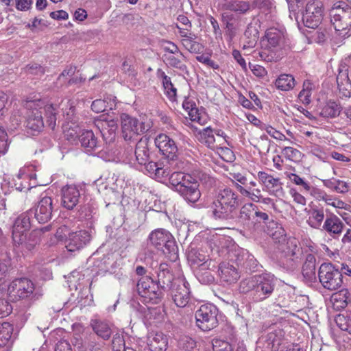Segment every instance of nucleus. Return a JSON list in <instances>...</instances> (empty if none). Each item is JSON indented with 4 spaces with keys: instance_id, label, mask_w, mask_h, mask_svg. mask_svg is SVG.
<instances>
[{
    "instance_id": "f257e3e1",
    "label": "nucleus",
    "mask_w": 351,
    "mask_h": 351,
    "mask_svg": "<svg viewBox=\"0 0 351 351\" xmlns=\"http://www.w3.org/2000/svg\"><path fill=\"white\" fill-rule=\"evenodd\" d=\"M276 282L277 278L274 274L264 272L243 279L239 282V290L254 302H261L274 294Z\"/></svg>"
},
{
    "instance_id": "f03ea898",
    "label": "nucleus",
    "mask_w": 351,
    "mask_h": 351,
    "mask_svg": "<svg viewBox=\"0 0 351 351\" xmlns=\"http://www.w3.org/2000/svg\"><path fill=\"white\" fill-rule=\"evenodd\" d=\"M239 204L238 194L226 186L219 190L209 207L215 219L230 220L235 218Z\"/></svg>"
},
{
    "instance_id": "7ed1b4c3",
    "label": "nucleus",
    "mask_w": 351,
    "mask_h": 351,
    "mask_svg": "<svg viewBox=\"0 0 351 351\" xmlns=\"http://www.w3.org/2000/svg\"><path fill=\"white\" fill-rule=\"evenodd\" d=\"M135 158L137 163L143 166L145 171L155 178L161 179L169 176L168 168H165L160 162L152 160L149 150V139L142 137L136 143L134 150Z\"/></svg>"
},
{
    "instance_id": "20e7f679",
    "label": "nucleus",
    "mask_w": 351,
    "mask_h": 351,
    "mask_svg": "<svg viewBox=\"0 0 351 351\" xmlns=\"http://www.w3.org/2000/svg\"><path fill=\"white\" fill-rule=\"evenodd\" d=\"M172 189L189 203L197 202L200 197L199 183L191 174L175 171L169 178Z\"/></svg>"
},
{
    "instance_id": "39448f33",
    "label": "nucleus",
    "mask_w": 351,
    "mask_h": 351,
    "mask_svg": "<svg viewBox=\"0 0 351 351\" xmlns=\"http://www.w3.org/2000/svg\"><path fill=\"white\" fill-rule=\"evenodd\" d=\"M150 245L161 250L171 262L178 258V249L172 234L165 229L153 230L149 236Z\"/></svg>"
},
{
    "instance_id": "423d86ee",
    "label": "nucleus",
    "mask_w": 351,
    "mask_h": 351,
    "mask_svg": "<svg viewBox=\"0 0 351 351\" xmlns=\"http://www.w3.org/2000/svg\"><path fill=\"white\" fill-rule=\"evenodd\" d=\"M136 290L145 304H157L163 298V291L149 276H143L138 280Z\"/></svg>"
},
{
    "instance_id": "0eeeda50",
    "label": "nucleus",
    "mask_w": 351,
    "mask_h": 351,
    "mask_svg": "<svg viewBox=\"0 0 351 351\" xmlns=\"http://www.w3.org/2000/svg\"><path fill=\"white\" fill-rule=\"evenodd\" d=\"M319 280L323 287L329 291L341 288L343 274L339 269L332 263H323L318 271Z\"/></svg>"
},
{
    "instance_id": "6e6552de",
    "label": "nucleus",
    "mask_w": 351,
    "mask_h": 351,
    "mask_svg": "<svg viewBox=\"0 0 351 351\" xmlns=\"http://www.w3.org/2000/svg\"><path fill=\"white\" fill-rule=\"evenodd\" d=\"M40 101H27L25 104V128L28 134L37 135L43 129L45 124L41 108H38Z\"/></svg>"
},
{
    "instance_id": "1a4fd4ad",
    "label": "nucleus",
    "mask_w": 351,
    "mask_h": 351,
    "mask_svg": "<svg viewBox=\"0 0 351 351\" xmlns=\"http://www.w3.org/2000/svg\"><path fill=\"white\" fill-rule=\"evenodd\" d=\"M330 21L337 32L351 27V6L343 1L335 3L330 12Z\"/></svg>"
},
{
    "instance_id": "9d476101",
    "label": "nucleus",
    "mask_w": 351,
    "mask_h": 351,
    "mask_svg": "<svg viewBox=\"0 0 351 351\" xmlns=\"http://www.w3.org/2000/svg\"><path fill=\"white\" fill-rule=\"evenodd\" d=\"M218 308L212 304L202 305L195 313L197 326L203 331H209L218 326Z\"/></svg>"
},
{
    "instance_id": "9b49d317",
    "label": "nucleus",
    "mask_w": 351,
    "mask_h": 351,
    "mask_svg": "<svg viewBox=\"0 0 351 351\" xmlns=\"http://www.w3.org/2000/svg\"><path fill=\"white\" fill-rule=\"evenodd\" d=\"M281 254L278 264L287 271H293L298 266V257L296 254L299 251L298 241L295 238H289L286 244H282Z\"/></svg>"
},
{
    "instance_id": "f8f14e48",
    "label": "nucleus",
    "mask_w": 351,
    "mask_h": 351,
    "mask_svg": "<svg viewBox=\"0 0 351 351\" xmlns=\"http://www.w3.org/2000/svg\"><path fill=\"white\" fill-rule=\"evenodd\" d=\"M123 136L125 140L130 141L135 136L142 134L149 130V125L136 118L123 113L120 117Z\"/></svg>"
},
{
    "instance_id": "ddd939ff",
    "label": "nucleus",
    "mask_w": 351,
    "mask_h": 351,
    "mask_svg": "<svg viewBox=\"0 0 351 351\" xmlns=\"http://www.w3.org/2000/svg\"><path fill=\"white\" fill-rule=\"evenodd\" d=\"M323 19L322 3L319 1H309L302 12V21L308 28H317Z\"/></svg>"
},
{
    "instance_id": "4468645a",
    "label": "nucleus",
    "mask_w": 351,
    "mask_h": 351,
    "mask_svg": "<svg viewBox=\"0 0 351 351\" xmlns=\"http://www.w3.org/2000/svg\"><path fill=\"white\" fill-rule=\"evenodd\" d=\"M169 291L175 304L180 308L185 307L191 299L189 283L184 279H176Z\"/></svg>"
},
{
    "instance_id": "2eb2a0df",
    "label": "nucleus",
    "mask_w": 351,
    "mask_h": 351,
    "mask_svg": "<svg viewBox=\"0 0 351 351\" xmlns=\"http://www.w3.org/2000/svg\"><path fill=\"white\" fill-rule=\"evenodd\" d=\"M53 200L46 194L42 193L36 209L33 210L35 219L40 223L48 222L52 217Z\"/></svg>"
},
{
    "instance_id": "dca6fc26",
    "label": "nucleus",
    "mask_w": 351,
    "mask_h": 351,
    "mask_svg": "<svg viewBox=\"0 0 351 351\" xmlns=\"http://www.w3.org/2000/svg\"><path fill=\"white\" fill-rule=\"evenodd\" d=\"M283 341V332L281 330H276L262 336L256 342V348H261L267 351H277Z\"/></svg>"
},
{
    "instance_id": "f3484780",
    "label": "nucleus",
    "mask_w": 351,
    "mask_h": 351,
    "mask_svg": "<svg viewBox=\"0 0 351 351\" xmlns=\"http://www.w3.org/2000/svg\"><path fill=\"white\" fill-rule=\"evenodd\" d=\"M91 239V235L86 230L71 232L65 240V247L69 252H75L83 248Z\"/></svg>"
},
{
    "instance_id": "a211bd4d",
    "label": "nucleus",
    "mask_w": 351,
    "mask_h": 351,
    "mask_svg": "<svg viewBox=\"0 0 351 351\" xmlns=\"http://www.w3.org/2000/svg\"><path fill=\"white\" fill-rule=\"evenodd\" d=\"M156 146L167 158L173 160L178 155V147L175 141L167 134H160L154 139Z\"/></svg>"
},
{
    "instance_id": "6ab92c4d",
    "label": "nucleus",
    "mask_w": 351,
    "mask_h": 351,
    "mask_svg": "<svg viewBox=\"0 0 351 351\" xmlns=\"http://www.w3.org/2000/svg\"><path fill=\"white\" fill-rule=\"evenodd\" d=\"M34 285L33 282L25 278L16 279L10 284L8 291L11 294L24 299L33 293Z\"/></svg>"
},
{
    "instance_id": "aec40b11",
    "label": "nucleus",
    "mask_w": 351,
    "mask_h": 351,
    "mask_svg": "<svg viewBox=\"0 0 351 351\" xmlns=\"http://www.w3.org/2000/svg\"><path fill=\"white\" fill-rule=\"evenodd\" d=\"M257 176L260 183L265 187L269 194L276 197L283 195L282 184L279 178H276L265 171H258Z\"/></svg>"
},
{
    "instance_id": "412c9836",
    "label": "nucleus",
    "mask_w": 351,
    "mask_h": 351,
    "mask_svg": "<svg viewBox=\"0 0 351 351\" xmlns=\"http://www.w3.org/2000/svg\"><path fill=\"white\" fill-rule=\"evenodd\" d=\"M80 198L81 195L76 186L67 185L62 188L61 204L66 209H73L80 202Z\"/></svg>"
},
{
    "instance_id": "4be33fe9",
    "label": "nucleus",
    "mask_w": 351,
    "mask_h": 351,
    "mask_svg": "<svg viewBox=\"0 0 351 351\" xmlns=\"http://www.w3.org/2000/svg\"><path fill=\"white\" fill-rule=\"evenodd\" d=\"M156 273L158 277V280L156 283L161 288L163 292L167 291L173 286V285H174L176 280H174L173 275L167 263H160L158 265Z\"/></svg>"
},
{
    "instance_id": "5701e85b",
    "label": "nucleus",
    "mask_w": 351,
    "mask_h": 351,
    "mask_svg": "<svg viewBox=\"0 0 351 351\" xmlns=\"http://www.w3.org/2000/svg\"><path fill=\"white\" fill-rule=\"evenodd\" d=\"M236 262L238 265L250 272H256L262 267L254 256L246 250H241L237 254Z\"/></svg>"
},
{
    "instance_id": "b1692460",
    "label": "nucleus",
    "mask_w": 351,
    "mask_h": 351,
    "mask_svg": "<svg viewBox=\"0 0 351 351\" xmlns=\"http://www.w3.org/2000/svg\"><path fill=\"white\" fill-rule=\"evenodd\" d=\"M147 345L150 351H166L168 338L162 332L151 333L147 336Z\"/></svg>"
},
{
    "instance_id": "393cba45",
    "label": "nucleus",
    "mask_w": 351,
    "mask_h": 351,
    "mask_svg": "<svg viewBox=\"0 0 351 351\" xmlns=\"http://www.w3.org/2000/svg\"><path fill=\"white\" fill-rule=\"evenodd\" d=\"M259 37L257 23L251 22L244 32L243 49H251L256 47Z\"/></svg>"
},
{
    "instance_id": "a878e982",
    "label": "nucleus",
    "mask_w": 351,
    "mask_h": 351,
    "mask_svg": "<svg viewBox=\"0 0 351 351\" xmlns=\"http://www.w3.org/2000/svg\"><path fill=\"white\" fill-rule=\"evenodd\" d=\"M255 209L256 205L252 203H247L243 205L239 210L238 220L248 229H252L253 227Z\"/></svg>"
},
{
    "instance_id": "bb28decb",
    "label": "nucleus",
    "mask_w": 351,
    "mask_h": 351,
    "mask_svg": "<svg viewBox=\"0 0 351 351\" xmlns=\"http://www.w3.org/2000/svg\"><path fill=\"white\" fill-rule=\"evenodd\" d=\"M219 270L221 280L228 284L236 282L240 278L238 269L229 263H221L219 265Z\"/></svg>"
},
{
    "instance_id": "cd10ccee",
    "label": "nucleus",
    "mask_w": 351,
    "mask_h": 351,
    "mask_svg": "<svg viewBox=\"0 0 351 351\" xmlns=\"http://www.w3.org/2000/svg\"><path fill=\"white\" fill-rule=\"evenodd\" d=\"M90 326L94 332L104 340L110 339L112 334V329L106 320L95 318L90 321Z\"/></svg>"
},
{
    "instance_id": "c85d7f7f",
    "label": "nucleus",
    "mask_w": 351,
    "mask_h": 351,
    "mask_svg": "<svg viewBox=\"0 0 351 351\" xmlns=\"http://www.w3.org/2000/svg\"><path fill=\"white\" fill-rule=\"evenodd\" d=\"M199 135L201 141L211 149L215 150L220 149L224 152H230L228 148H223L221 147L223 145L222 143H217V140L215 138L213 131L210 128L208 127L203 129L199 132Z\"/></svg>"
},
{
    "instance_id": "c756f323",
    "label": "nucleus",
    "mask_w": 351,
    "mask_h": 351,
    "mask_svg": "<svg viewBox=\"0 0 351 351\" xmlns=\"http://www.w3.org/2000/svg\"><path fill=\"white\" fill-rule=\"evenodd\" d=\"M79 141L87 153L95 151L99 147L97 138L92 130L82 131L79 136Z\"/></svg>"
},
{
    "instance_id": "7c9ffc66",
    "label": "nucleus",
    "mask_w": 351,
    "mask_h": 351,
    "mask_svg": "<svg viewBox=\"0 0 351 351\" xmlns=\"http://www.w3.org/2000/svg\"><path fill=\"white\" fill-rule=\"evenodd\" d=\"M212 265V261H206L202 263L196 271V275L199 281L202 284H210L214 282L215 278L210 270L216 268L215 265Z\"/></svg>"
},
{
    "instance_id": "2f4dec72",
    "label": "nucleus",
    "mask_w": 351,
    "mask_h": 351,
    "mask_svg": "<svg viewBox=\"0 0 351 351\" xmlns=\"http://www.w3.org/2000/svg\"><path fill=\"white\" fill-rule=\"evenodd\" d=\"M344 225L337 216L330 215L327 216L322 226V230L330 234H339L341 233Z\"/></svg>"
},
{
    "instance_id": "473e14b6",
    "label": "nucleus",
    "mask_w": 351,
    "mask_h": 351,
    "mask_svg": "<svg viewBox=\"0 0 351 351\" xmlns=\"http://www.w3.org/2000/svg\"><path fill=\"white\" fill-rule=\"evenodd\" d=\"M267 234L276 241L280 243V247L282 244H286L289 239H286L285 230L280 224L271 221L267 229Z\"/></svg>"
},
{
    "instance_id": "72a5a7b5",
    "label": "nucleus",
    "mask_w": 351,
    "mask_h": 351,
    "mask_svg": "<svg viewBox=\"0 0 351 351\" xmlns=\"http://www.w3.org/2000/svg\"><path fill=\"white\" fill-rule=\"evenodd\" d=\"M223 9L240 14H245L250 9V4L247 1L240 0H227L223 4Z\"/></svg>"
},
{
    "instance_id": "f704fd0d",
    "label": "nucleus",
    "mask_w": 351,
    "mask_h": 351,
    "mask_svg": "<svg viewBox=\"0 0 351 351\" xmlns=\"http://www.w3.org/2000/svg\"><path fill=\"white\" fill-rule=\"evenodd\" d=\"M158 75L162 78V83L165 89V93L169 99L171 101H174L176 99L177 89L175 88L171 82V78L167 76L164 71L159 69L158 71Z\"/></svg>"
},
{
    "instance_id": "c9c22d12",
    "label": "nucleus",
    "mask_w": 351,
    "mask_h": 351,
    "mask_svg": "<svg viewBox=\"0 0 351 351\" xmlns=\"http://www.w3.org/2000/svg\"><path fill=\"white\" fill-rule=\"evenodd\" d=\"M265 37L267 40L268 45L271 48L281 47L285 40L282 33L275 28L267 29Z\"/></svg>"
},
{
    "instance_id": "e433bc0d",
    "label": "nucleus",
    "mask_w": 351,
    "mask_h": 351,
    "mask_svg": "<svg viewBox=\"0 0 351 351\" xmlns=\"http://www.w3.org/2000/svg\"><path fill=\"white\" fill-rule=\"evenodd\" d=\"M276 87L282 91L292 90L295 86V80L292 75L281 74L275 81Z\"/></svg>"
},
{
    "instance_id": "4c0bfd02",
    "label": "nucleus",
    "mask_w": 351,
    "mask_h": 351,
    "mask_svg": "<svg viewBox=\"0 0 351 351\" xmlns=\"http://www.w3.org/2000/svg\"><path fill=\"white\" fill-rule=\"evenodd\" d=\"M32 215V209H29V210L20 215L15 220L13 228L24 232L28 231L32 226L30 217Z\"/></svg>"
},
{
    "instance_id": "58836bf2",
    "label": "nucleus",
    "mask_w": 351,
    "mask_h": 351,
    "mask_svg": "<svg viewBox=\"0 0 351 351\" xmlns=\"http://www.w3.org/2000/svg\"><path fill=\"white\" fill-rule=\"evenodd\" d=\"M234 188L241 193V195L249 198L254 202H260L262 198L261 191L259 189L251 190L250 187H244L237 182H234Z\"/></svg>"
},
{
    "instance_id": "ea45409f",
    "label": "nucleus",
    "mask_w": 351,
    "mask_h": 351,
    "mask_svg": "<svg viewBox=\"0 0 351 351\" xmlns=\"http://www.w3.org/2000/svg\"><path fill=\"white\" fill-rule=\"evenodd\" d=\"M324 211L323 208H312L309 211L308 224L313 228L319 229L324 219Z\"/></svg>"
},
{
    "instance_id": "a19ab883",
    "label": "nucleus",
    "mask_w": 351,
    "mask_h": 351,
    "mask_svg": "<svg viewBox=\"0 0 351 351\" xmlns=\"http://www.w3.org/2000/svg\"><path fill=\"white\" fill-rule=\"evenodd\" d=\"M341 107L335 101H328L319 112V115L324 118H335L339 115Z\"/></svg>"
},
{
    "instance_id": "79ce46f5",
    "label": "nucleus",
    "mask_w": 351,
    "mask_h": 351,
    "mask_svg": "<svg viewBox=\"0 0 351 351\" xmlns=\"http://www.w3.org/2000/svg\"><path fill=\"white\" fill-rule=\"evenodd\" d=\"M302 274L304 278L311 279L315 276V258L313 255L308 254L302 266Z\"/></svg>"
},
{
    "instance_id": "37998d69",
    "label": "nucleus",
    "mask_w": 351,
    "mask_h": 351,
    "mask_svg": "<svg viewBox=\"0 0 351 351\" xmlns=\"http://www.w3.org/2000/svg\"><path fill=\"white\" fill-rule=\"evenodd\" d=\"M197 38V36H189V38H184L182 40L183 46L191 53H199L202 49L203 46L195 41Z\"/></svg>"
},
{
    "instance_id": "c03bdc74",
    "label": "nucleus",
    "mask_w": 351,
    "mask_h": 351,
    "mask_svg": "<svg viewBox=\"0 0 351 351\" xmlns=\"http://www.w3.org/2000/svg\"><path fill=\"white\" fill-rule=\"evenodd\" d=\"M254 213V219L253 220L252 228H256V227L258 226L261 223L265 224L267 227L268 225H269V222L272 221L270 219L268 214L265 212L261 211L257 206H256Z\"/></svg>"
},
{
    "instance_id": "a18cd8bd",
    "label": "nucleus",
    "mask_w": 351,
    "mask_h": 351,
    "mask_svg": "<svg viewBox=\"0 0 351 351\" xmlns=\"http://www.w3.org/2000/svg\"><path fill=\"white\" fill-rule=\"evenodd\" d=\"M13 328L8 322L0 323V347L10 339Z\"/></svg>"
},
{
    "instance_id": "49530a36",
    "label": "nucleus",
    "mask_w": 351,
    "mask_h": 351,
    "mask_svg": "<svg viewBox=\"0 0 351 351\" xmlns=\"http://www.w3.org/2000/svg\"><path fill=\"white\" fill-rule=\"evenodd\" d=\"M46 115V123L52 130L56 125V112L52 105H46L44 108Z\"/></svg>"
},
{
    "instance_id": "de8ad7c7",
    "label": "nucleus",
    "mask_w": 351,
    "mask_h": 351,
    "mask_svg": "<svg viewBox=\"0 0 351 351\" xmlns=\"http://www.w3.org/2000/svg\"><path fill=\"white\" fill-rule=\"evenodd\" d=\"M178 346L180 349L190 351L196 347V341L192 337L184 335L179 338Z\"/></svg>"
},
{
    "instance_id": "09e8293b",
    "label": "nucleus",
    "mask_w": 351,
    "mask_h": 351,
    "mask_svg": "<svg viewBox=\"0 0 351 351\" xmlns=\"http://www.w3.org/2000/svg\"><path fill=\"white\" fill-rule=\"evenodd\" d=\"M282 153L287 159L291 161L299 162L302 158V153L292 147H285Z\"/></svg>"
},
{
    "instance_id": "8fccbe9b",
    "label": "nucleus",
    "mask_w": 351,
    "mask_h": 351,
    "mask_svg": "<svg viewBox=\"0 0 351 351\" xmlns=\"http://www.w3.org/2000/svg\"><path fill=\"white\" fill-rule=\"evenodd\" d=\"M175 55L176 54L165 55L164 58L166 63L172 67L179 69L180 70L186 69V65L184 64L179 58L180 56L176 55V56H175Z\"/></svg>"
},
{
    "instance_id": "3c124183",
    "label": "nucleus",
    "mask_w": 351,
    "mask_h": 351,
    "mask_svg": "<svg viewBox=\"0 0 351 351\" xmlns=\"http://www.w3.org/2000/svg\"><path fill=\"white\" fill-rule=\"evenodd\" d=\"M11 259L6 257L0 260V280L9 276L11 271Z\"/></svg>"
},
{
    "instance_id": "603ef678",
    "label": "nucleus",
    "mask_w": 351,
    "mask_h": 351,
    "mask_svg": "<svg viewBox=\"0 0 351 351\" xmlns=\"http://www.w3.org/2000/svg\"><path fill=\"white\" fill-rule=\"evenodd\" d=\"M66 106L63 108L64 114L66 119L71 122L75 121L74 117L75 114V101L68 99L66 101Z\"/></svg>"
},
{
    "instance_id": "864d4df0",
    "label": "nucleus",
    "mask_w": 351,
    "mask_h": 351,
    "mask_svg": "<svg viewBox=\"0 0 351 351\" xmlns=\"http://www.w3.org/2000/svg\"><path fill=\"white\" fill-rule=\"evenodd\" d=\"M212 343L213 351H232V346L226 341L215 339Z\"/></svg>"
},
{
    "instance_id": "5fc2aeb1",
    "label": "nucleus",
    "mask_w": 351,
    "mask_h": 351,
    "mask_svg": "<svg viewBox=\"0 0 351 351\" xmlns=\"http://www.w3.org/2000/svg\"><path fill=\"white\" fill-rule=\"evenodd\" d=\"M108 181H107L106 183H104L102 182V178H100L99 180H97V185L101 187V189H104V190H106V191H111L112 193L114 195V196H117V192L116 191V189L114 187V185L115 184L113 182L114 181V178L112 177V178H108Z\"/></svg>"
},
{
    "instance_id": "6e6d98bb",
    "label": "nucleus",
    "mask_w": 351,
    "mask_h": 351,
    "mask_svg": "<svg viewBox=\"0 0 351 351\" xmlns=\"http://www.w3.org/2000/svg\"><path fill=\"white\" fill-rule=\"evenodd\" d=\"M81 133L82 132L77 125L71 126L64 131V136L67 140L73 142L77 138L79 139Z\"/></svg>"
},
{
    "instance_id": "4d7b16f0",
    "label": "nucleus",
    "mask_w": 351,
    "mask_h": 351,
    "mask_svg": "<svg viewBox=\"0 0 351 351\" xmlns=\"http://www.w3.org/2000/svg\"><path fill=\"white\" fill-rule=\"evenodd\" d=\"M287 177L289 178V180L293 182L294 184L302 186V188L306 191H309L311 189V186L308 183L305 182L303 178H300L299 176L295 173H289L287 174Z\"/></svg>"
},
{
    "instance_id": "13d9d810",
    "label": "nucleus",
    "mask_w": 351,
    "mask_h": 351,
    "mask_svg": "<svg viewBox=\"0 0 351 351\" xmlns=\"http://www.w3.org/2000/svg\"><path fill=\"white\" fill-rule=\"evenodd\" d=\"M108 108V103L104 99H96L91 104V109L96 113L107 111Z\"/></svg>"
},
{
    "instance_id": "bf43d9fd",
    "label": "nucleus",
    "mask_w": 351,
    "mask_h": 351,
    "mask_svg": "<svg viewBox=\"0 0 351 351\" xmlns=\"http://www.w3.org/2000/svg\"><path fill=\"white\" fill-rule=\"evenodd\" d=\"M310 83H307V84L304 83V88L299 93V98L304 104H308L311 102L310 97H311V88Z\"/></svg>"
},
{
    "instance_id": "052dcab7",
    "label": "nucleus",
    "mask_w": 351,
    "mask_h": 351,
    "mask_svg": "<svg viewBox=\"0 0 351 351\" xmlns=\"http://www.w3.org/2000/svg\"><path fill=\"white\" fill-rule=\"evenodd\" d=\"M9 143L7 133L0 128V154H5L8 149Z\"/></svg>"
},
{
    "instance_id": "680f3d73",
    "label": "nucleus",
    "mask_w": 351,
    "mask_h": 351,
    "mask_svg": "<svg viewBox=\"0 0 351 351\" xmlns=\"http://www.w3.org/2000/svg\"><path fill=\"white\" fill-rule=\"evenodd\" d=\"M348 79V75L347 73V69H339V73L337 76V83L338 85V88L339 91H341L342 86L345 85V84H347V82H349Z\"/></svg>"
},
{
    "instance_id": "e2e57ef3",
    "label": "nucleus",
    "mask_w": 351,
    "mask_h": 351,
    "mask_svg": "<svg viewBox=\"0 0 351 351\" xmlns=\"http://www.w3.org/2000/svg\"><path fill=\"white\" fill-rule=\"evenodd\" d=\"M26 232L16 230L15 228L12 229V239L13 241L16 245H23V243L26 240V235L25 234Z\"/></svg>"
},
{
    "instance_id": "0e129e2a",
    "label": "nucleus",
    "mask_w": 351,
    "mask_h": 351,
    "mask_svg": "<svg viewBox=\"0 0 351 351\" xmlns=\"http://www.w3.org/2000/svg\"><path fill=\"white\" fill-rule=\"evenodd\" d=\"M196 60L206 66H208L210 68H212L213 69H218L219 65L215 62H214L213 60L210 58V57L207 55L202 54L200 56H196Z\"/></svg>"
},
{
    "instance_id": "69168bd1",
    "label": "nucleus",
    "mask_w": 351,
    "mask_h": 351,
    "mask_svg": "<svg viewBox=\"0 0 351 351\" xmlns=\"http://www.w3.org/2000/svg\"><path fill=\"white\" fill-rule=\"evenodd\" d=\"M165 45L163 46V49L169 52V55H180V56H184L183 53L180 51L179 48L176 45H175L171 41H167L165 42Z\"/></svg>"
},
{
    "instance_id": "338daca9",
    "label": "nucleus",
    "mask_w": 351,
    "mask_h": 351,
    "mask_svg": "<svg viewBox=\"0 0 351 351\" xmlns=\"http://www.w3.org/2000/svg\"><path fill=\"white\" fill-rule=\"evenodd\" d=\"M266 132L274 138L280 141H287L288 138L285 136L284 134L276 130L275 128H272L270 125L266 126L265 128Z\"/></svg>"
},
{
    "instance_id": "774afa93",
    "label": "nucleus",
    "mask_w": 351,
    "mask_h": 351,
    "mask_svg": "<svg viewBox=\"0 0 351 351\" xmlns=\"http://www.w3.org/2000/svg\"><path fill=\"white\" fill-rule=\"evenodd\" d=\"M25 71L32 75H43L45 73L44 69L36 63L30 64L26 66Z\"/></svg>"
}]
</instances>
